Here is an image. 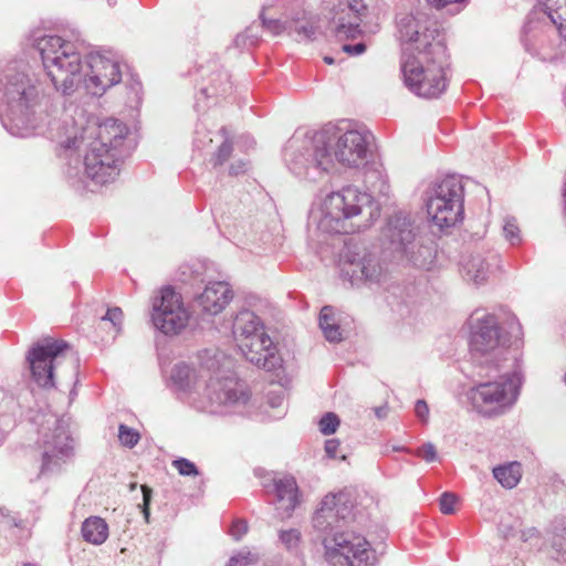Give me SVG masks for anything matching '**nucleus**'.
Wrapping results in <instances>:
<instances>
[{
    "instance_id": "obj_1",
    "label": "nucleus",
    "mask_w": 566,
    "mask_h": 566,
    "mask_svg": "<svg viewBox=\"0 0 566 566\" xmlns=\"http://www.w3.org/2000/svg\"><path fill=\"white\" fill-rule=\"evenodd\" d=\"M398 27L403 45L400 72L405 86L419 97H439L447 90L450 66L441 34L411 15L402 18Z\"/></svg>"
},
{
    "instance_id": "obj_2",
    "label": "nucleus",
    "mask_w": 566,
    "mask_h": 566,
    "mask_svg": "<svg viewBox=\"0 0 566 566\" xmlns=\"http://www.w3.org/2000/svg\"><path fill=\"white\" fill-rule=\"evenodd\" d=\"M370 138L365 130L325 128L315 134L306 157H297L290 164V169L297 176L315 180L333 170L336 163L358 168L368 161Z\"/></svg>"
},
{
    "instance_id": "obj_3",
    "label": "nucleus",
    "mask_w": 566,
    "mask_h": 566,
    "mask_svg": "<svg viewBox=\"0 0 566 566\" xmlns=\"http://www.w3.org/2000/svg\"><path fill=\"white\" fill-rule=\"evenodd\" d=\"M0 108L10 134L29 137L40 134L50 123L49 103L23 72L7 71L0 78Z\"/></svg>"
},
{
    "instance_id": "obj_4",
    "label": "nucleus",
    "mask_w": 566,
    "mask_h": 566,
    "mask_svg": "<svg viewBox=\"0 0 566 566\" xmlns=\"http://www.w3.org/2000/svg\"><path fill=\"white\" fill-rule=\"evenodd\" d=\"M379 214V205L371 195L347 186L325 197L318 227L329 233H349L368 227Z\"/></svg>"
},
{
    "instance_id": "obj_5",
    "label": "nucleus",
    "mask_w": 566,
    "mask_h": 566,
    "mask_svg": "<svg viewBox=\"0 0 566 566\" xmlns=\"http://www.w3.org/2000/svg\"><path fill=\"white\" fill-rule=\"evenodd\" d=\"M90 130V137H95L87 144L84 155L85 174L96 184L104 185L119 174L120 147L128 129L124 123L109 118Z\"/></svg>"
},
{
    "instance_id": "obj_6",
    "label": "nucleus",
    "mask_w": 566,
    "mask_h": 566,
    "mask_svg": "<svg viewBox=\"0 0 566 566\" xmlns=\"http://www.w3.org/2000/svg\"><path fill=\"white\" fill-rule=\"evenodd\" d=\"M38 50L56 91L70 94L82 83L83 65L73 43L45 35L38 41Z\"/></svg>"
},
{
    "instance_id": "obj_7",
    "label": "nucleus",
    "mask_w": 566,
    "mask_h": 566,
    "mask_svg": "<svg viewBox=\"0 0 566 566\" xmlns=\"http://www.w3.org/2000/svg\"><path fill=\"white\" fill-rule=\"evenodd\" d=\"M27 360L34 381L43 388L54 387L55 375L75 376L78 369V359L71 346L65 340L50 337L34 344Z\"/></svg>"
},
{
    "instance_id": "obj_8",
    "label": "nucleus",
    "mask_w": 566,
    "mask_h": 566,
    "mask_svg": "<svg viewBox=\"0 0 566 566\" xmlns=\"http://www.w3.org/2000/svg\"><path fill=\"white\" fill-rule=\"evenodd\" d=\"M221 357H223L222 354L218 356V363L208 374L203 392L197 403L198 409L212 415L228 413L245 405L250 398L247 386L242 381L221 375Z\"/></svg>"
},
{
    "instance_id": "obj_9",
    "label": "nucleus",
    "mask_w": 566,
    "mask_h": 566,
    "mask_svg": "<svg viewBox=\"0 0 566 566\" xmlns=\"http://www.w3.org/2000/svg\"><path fill=\"white\" fill-rule=\"evenodd\" d=\"M427 211L432 222L451 228L463 219V187L454 176L442 179L427 200Z\"/></svg>"
},
{
    "instance_id": "obj_10",
    "label": "nucleus",
    "mask_w": 566,
    "mask_h": 566,
    "mask_svg": "<svg viewBox=\"0 0 566 566\" xmlns=\"http://www.w3.org/2000/svg\"><path fill=\"white\" fill-rule=\"evenodd\" d=\"M325 556L328 562L340 566H374L376 552L369 542L355 533H335L324 539Z\"/></svg>"
},
{
    "instance_id": "obj_11",
    "label": "nucleus",
    "mask_w": 566,
    "mask_h": 566,
    "mask_svg": "<svg viewBox=\"0 0 566 566\" xmlns=\"http://www.w3.org/2000/svg\"><path fill=\"white\" fill-rule=\"evenodd\" d=\"M339 271L352 285L364 282L378 283L385 275L379 258L359 242L345 244L339 258Z\"/></svg>"
},
{
    "instance_id": "obj_12",
    "label": "nucleus",
    "mask_w": 566,
    "mask_h": 566,
    "mask_svg": "<svg viewBox=\"0 0 566 566\" xmlns=\"http://www.w3.org/2000/svg\"><path fill=\"white\" fill-rule=\"evenodd\" d=\"M417 234L410 216L401 211L392 214L382 230V237L394 252L413 264H426L430 250L418 244Z\"/></svg>"
},
{
    "instance_id": "obj_13",
    "label": "nucleus",
    "mask_w": 566,
    "mask_h": 566,
    "mask_svg": "<svg viewBox=\"0 0 566 566\" xmlns=\"http://www.w3.org/2000/svg\"><path fill=\"white\" fill-rule=\"evenodd\" d=\"M517 388L507 375H501L494 381L480 382L470 390L474 409L484 416L503 413L516 401Z\"/></svg>"
},
{
    "instance_id": "obj_14",
    "label": "nucleus",
    "mask_w": 566,
    "mask_h": 566,
    "mask_svg": "<svg viewBox=\"0 0 566 566\" xmlns=\"http://www.w3.org/2000/svg\"><path fill=\"white\" fill-rule=\"evenodd\" d=\"M190 318L181 296L171 287H164L153 303L151 321L166 335H177L186 328Z\"/></svg>"
},
{
    "instance_id": "obj_15",
    "label": "nucleus",
    "mask_w": 566,
    "mask_h": 566,
    "mask_svg": "<svg viewBox=\"0 0 566 566\" xmlns=\"http://www.w3.org/2000/svg\"><path fill=\"white\" fill-rule=\"evenodd\" d=\"M85 65V71L82 72V83L85 90L94 96L103 95L107 88L122 80L118 63L103 54L91 53Z\"/></svg>"
},
{
    "instance_id": "obj_16",
    "label": "nucleus",
    "mask_w": 566,
    "mask_h": 566,
    "mask_svg": "<svg viewBox=\"0 0 566 566\" xmlns=\"http://www.w3.org/2000/svg\"><path fill=\"white\" fill-rule=\"evenodd\" d=\"M42 448V463L39 475L60 472L63 464L72 457L73 448L70 436L57 421H55L53 432L44 434Z\"/></svg>"
},
{
    "instance_id": "obj_17",
    "label": "nucleus",
    "mask_w": 566,
    "mask_h": 566,
    "mask_svg": "<svg viewBox=\"0 0 566 566\" xmlns=\"http://www.w3.org/2000/svg\"><path fill=\"white\" fill-rule=\"evenodd\" d=\"M352 514V505L344 493L327 494L313 516V525L321 532L333 531Z\"/></svg>"
},
{
    "instance_id": "obj_18",
    "label": "nucleus",
    "mask_w": 566,
    "mask_h": 566,
    "mask_svg": "<svg viewBox=\"0 0 566 566\" xmlns=\"http://www.w3.org/2000/svg\"><path fill=\"white\" fill-rule=\"evenodd\" d=\"M238 346L247 360L258 367L273 370L281 365L276 347L265 332H260L250 338H240Z\"/></svg>"
},
{
    "instance_id": "obj_19",
    "label": "nucleus",
    "mask_w": 566,
    "mask_h": 566,
    "mask_svg": "<svg viewBox=\"0 0 566 566\" xmlns=\"http://www.w3.org/2000/svg\"><path fill=\"white\" fill-rule=\"evenodd\" d=\"M470 347L475 358L491 355L499 349V327L494 315L486 314L475 319L472 325Z\"/></svg>"
},
{
    "instance_id": "obj_20",
    "label": "nucleus",
    "mask_w": 566,
    "mask_h": 566,
    "mask_svg": "<svg viewBox=\"0 0 566 566\" xmlns=\"http://www.w3.org/2000/svg\"><path fill=\"white\" fill-rule=\"evenodd\" d=\"M218 356H221V354L216 353L212 356H208V353H206L198 370L191 369L185 363L175 365L171 371L172 381L180 388L186 389L196 386L199 378L206 380L208 374H210L218 363Z\"/></svg>"
},
{
    "instance_id": "obj_21",
    "label": "nucleus",
    "mask_w": 566,
    "mask_h": 566,
    "mask_svg": "<svg viewBox=\"0 0 566 566\" xmlns=\"http://www.w3.org/2000/svg\"><path fill=\"white\" fill-rule=\"evenodd\" d=\"M233 297L232 290L224 282L209 283L198 296V304L208 315L221 313Z\"/></svg>"
},
{
    "instance_id": "obj_22",
    "label": "nucleus",
    "mask_w": 566,
    "mask_h": 566,
    "mask_svg": "<svg viewBox=\"0 0 566 566\" xmlns=\"http://www.w3.org/2000/svg\"><path fill=\"white\" fill-rule=\"evenodd\" d=\"M497 256L494 254L484 256L480 253L465 258L461 264L463 279L475 285L484 283L488 280L491 268L494 265L491 261L495 262Z\"/></svg>"
},
{
    "instance_id": "obj_23",
    "label": "nucleus",
    "mask_w": 566,
    "mask_h": 566,
    "mask_svg": "<svg viewBox=\"0 0 566 566\" xmlns=\"http://www.w3.org/2000/svg\"><path fill=\"white\" fill-rule=\"evenodd\" d=\"M279 510L289 516L298 504V488L292 475H284L273 480Z\"/></svg>"
},
{
    "instance_id": "obj_24",
    "label": "nucleus",
    "mask_w": 566,
    "mask_h": 566,
    "mask_svg": "<svg viewBox=\"0 0 566 566\" xmlns=\"http://www.w3.org/2000/svg\"><path fill=\"white\" fill-rule=\"evenodd\" d=\"M265 332L261 319L251 311L244 310L237 314L233 322V335L238 344L240 338H250Z\"/></svg>"
},
{
    "instance_id": "obj_25",
    "label": "nucleus",
    "mask_w": 566,
    "mask_h": 566,
    "mask_svg": "<svg viewBox=\"0 0 566 566\" xmlns=\"http://www.w3.org/2000/svg\"><path fill=\"white\" fill-rule=\"evenodd\" d=\"M83 538L94 545L103 544L108 537V525L98 516H91L82 524Z\"/></svg>"
},
{
    "instance_id": "obj_26",
    "label": "nucleus",
    "mask_w": 566,
    "mask_h": 566,
    "mask_svg": "<svg viewBox=\"0 0 566 566\" xmlns=\"http://www.w3.org/2000/svg\"><path fill=\"white\" fill-rule=\"evenodd\" d=\"M363 19L354 18L349 13L342 12L335 25V35L339 40H353L361 34L360 22Z\"/></svg>"
},
{
    "instance_id": "obj_27",
    "label": "nucleus",
    "mask_w": 566,
    "mask_h": 566,
    "mask_svg": "<svg viewBox=\"0 0 566 566\" xmlns=\"http://www.w3.org/2000/svg\"><path fill=\"white\" fill-rule=\"evenodd\" d=\"M493 475L506 489H513L522 478V467L518 462H511L493 469Z\"/></svg>"
},
{
    "instance_id": "obj_28",
    "label": "nucleus",
    "mask_w": 566,
    "mask_h": 566,
    "mask_svg": "<svg viewBox=\"0 0 566 566\" xmlns=\"http://www.w3.org/2000/svg\"><path fill=\"white\" fill-rule=\"evenodd\" d=\"M319 327L328 342H340L342 333L332 306H324L319 313Z\"/></svg>"
},
{
    "instance_id": "obj_29",
    "label": "nucleus",
    "mask_w": 566,
    "mask_h": 566,
    "mask_svg": "<svg viewBox=\"0 0 566 566\" xmlns=\"http://www.w3.org/2000/svg\"><path fill=\"white\" fill-rule=\"evenodd\" d=\"M544 11L556 30H564L566 24V0H541Z\"/></svg>"
},
{
    "instance_id": "obj_30",
    "label": "nucleus",
    "mask_w": 566,
    "mask_h": 566,
    "mask_svg": "<svg viewBox=\"0 0 566 566\" xmlns=\"http://www.w3.org/2000/svg\"><path fill=\"white\" fill-rule=\"evenodd\" d=\"M317 25L315 22L306 17L293 18L290 20V33L296 34L297 41H310L313 40Z\"/></svg>"
},
{
    "instance_id": "obj_31",
    "label": "nucleus",
    "mask_w": 566,
    "mask_h": 566,
    "mask_svg": "<svg viewBox=\"0 0 566 566\" xmlns=\"http://www.w3.org/2000/svg\"><path fill=\"white\" fill-rule=\"evenodd\" d=\"M220 134L224 137L223 143L218 147V150L211 158V163L214 167L223 165L231 156L233 151L232 142L229 138V133L226 127L220 129Z\"/></svg>"
},
{
    "instance_id": "obj_32",
    "label": "nucleus",
    "mask_w": 566,
    "mask_h": 566,
    "mask_svg": "<svg viewBox=\"0 0 566 566\" xmlns=\"http://www.w3.org/2000/svg\"><path fill=\"white\" fill-rule=\"evenodd\" d=\"M229 86V78L224 72L216 73L214 77L211 80L210 85L201 88V93L207 97L217 96L221 93H226Z\"/></svg>"
},
{
    "instance_id": "obj_33",
    "label": "nucleus",
    "mask_w": 566,
    "mask_h": 566,
    "mask_svg": "<svg viewBox=\"0 0 566 566\" xmlns=\"http://www.w3.org/2000/svg\"><path fill=\"white\" fill-rule=\"evenodd\" d=\"M123 311L119 307L108 308L106 314L102 317L104 324L109 323L113 337L119 334L123 324Z\"/></svg>"
},
{
    "instance_id": "obj_34",
    "label": "nucleus",
    "mask_w": 566,
    "mask_h": 566,
    "mask_svg": "<svg viewBox=\"0 0 566 566\" xmlns=\"http://www.w3.org/2000/svg\"><path fill=\"white\" fill-rule=\"evenodd\" d=\"M118 440L122 446L126 448H134L140 440L139 432L126 424H119L118 427Z\"/></svg>"
},
{
    "instance_id": "obj_35",
    "label": "nucleus",
    "mask_w": 566,
    "mask_h": 566,
    "mask_svg": "<svg viewBox=\"0 0 566 566\" xmlns=\"http://www.w3.org/2000/svg\"><path fill=\"white\" fill-rule=\"evenodd\" d=\"M503 234L512 245L521 242V231L514 218L507 217L504 219Z\"/></svg>"
},
{
    "instance_id": "obj_36",
    "label": "nucleus",
    "mask_w": 566,
    "mask_h": 566,
    "mask_svg": "<svg viewBox=\"0 0 566 566\" xmlns=\"http://www.w3.org/2000/svg\"><path fill=\"white\" fill-rule=\"evenodd\" d=\"M263 27L273 35H281L284 32L290 33V20H271L266 19L263 13L260 15Z\"/></svg>"
},
{
    "instance_id": "obj_37",
    "label": "nucleus",
    "mask_w": 566,
    "mask_h": 566,
    "mask_svg": "<svg viewBox=\"0 0 566 566\" xmlns=\"http://www.w3.org/2000/svg\"><path fill=\"white\" fill-rule=\"evenodd\" d=\"M338 426L339 418L334 412L325 413L318 422L319 431L326 436L334 433L337 430Z\"/></svg>"
},
{
    "instance_id": "obj_38",
    "label": "nucleus",
    "mask_w": 566,
    "mask_h": 566,
    "mask_svg": "<svg viewBox=\"0 0 566 566\" xmlns=\"http://www.w3.org/2000/svg\"><path fill=\"white\" fill-rule=\"evenodd\" d=\"M280 541L289 551H294L298 547V544L301 542V533L295 530H284L280 531Z\"/></svg>"
},
{
    "instance_id": "obj_39",
    "label": "nucleus",
    "mask_w": 566,
    "mask_h": 566,
    "mask_svg": "<svg viewBox=\"0 0 566 566\" xmlns=\"http://www.w3.org/2000/svg\"><path fill=\"white\" fill-rule=\"evenodd\" d=\"M458 503V496L451 492H444L441 494L439 500L440 511L443 514H452L455 512V504Z\"/></svg>"
},
{
    "instance_id": "obj_40",
    "label": "nucleus",
    "mask_w": 566,
    "mask_h": 566,
    "mask_svg": "<svg viewBox=\"0 0 566 566\" xmlns=\"http://www.w3.org/2000/svg\"><path fill=\"white\" fill-rule=\"evenodd\" d=\"M259 559L256 554L251 552H241L235 556H232L227 566H247L254 564Z\"/></svg>"
},
{
    "instance_id": "obj_41",
    "label": "nucleus",
    "mask_w": 566,
    "mask_h": 566,
    "mask_svg": "<svg viewBox=\"0 0 566 566\" xmlns=\"http://www.w3.org/2000/svg\"><path fill=\"white\" fill-rule=\"evenodd\" d=\"M174 467L177 469L180 475L190 476V475H198L197 467L193 462L187 460V459H178L174 461Z\"/></svg>"
},
{
    "instance_id": "obj_42",
    "label": "nucleus",
    "mask_w": 566,
    "mask_h": 566,
    "mask_svg": "<svg viewBox=\"0 0 566 566\" xmlns=\"http://www.w3.org/2000/svg\"><path fill=\"white\" fill-rule=\"evenodd\" d=\"M367 6L364 0H348L347 11L345 13H349V15L354 18L363 19L366 15Z\"/></svg>"
},
{
    "instance_id": "obj_43",
    "label": "nucleus",
    "mask_w": 566,
    "mask_h": 566,
    "mask_svg": "<svg viewBox=\"0 0 566 566\" xmlns=\"http://www.w3.org/2000/svg\"><path fill=\"white\" fill-rule=\"evenodd\" d=\"M416 455L421 458L426 462H433L438 458L436 447L431 442H427L422 447H420L416 451Z\"/></svg>"
},
{
    "instance_id": "obj_44",
    "label": "nucleus",
    "mask_w": 566,
    "mask_h": 566,
    "mask_svg": "<svg viewBox=\"0 0 566 566\" xmlns=\"http://www.w3.org/2000/svg\"><path fill=\"white\" fill-rule=\"evenodd\" d=\"M142 492H143V504L140 505V507H142V512L144 514L146 523H149V516H150L149 505H150L153 492H151V489L148 488L147 485H142Z\"/></svg>"
},
{
    "instance_id": "obj_45",
    "label": "nucleus",
    "mask_w": 566,
    "mask_h": 566,
    "mask_svg": "<svg viewBox=\"0 0 566 566\" xmlns=\"http://www.w3.org/2000/svg\"><path fill=\"white\" fill-rule=\"evenodd\" d=\"M248 532V524L243 520H237L233 522L230 534L235 541H240L242 536Z\"/></svg>"
},
{
    "instance_id": "obj_46",
    "label": "nucleus",
    "mask_w": 566,
    "mask_h": 566,
    "mask_svg": "<svg viewBox=\"0 0 566 566\" xmlns=\"http://www.w3.org/2000/svg\"><path fill=\"white\" fill-rule=\"evenodd\" d=\"M467 0H427L428 4L438 10L444 9L449 6H460Z\"/></svg>"
},
{
    "instance_id": "obj_47",
    "label": "nucleus",
    "mask_w": 566,
    "mask_h": 566,
    "mask_svg": "<svg viewBox=\"0 0 566 566\" xmlns=\"http://www.w3.org/2000/svg\"><path fill=\"white\" fill-rule=\"evenodd\" d=\"M415 412L417 417L422 421L427 422L429 417V407L424 400H418L415 406Z\"/></svg>"
},
{
    "instance_id": "obj_48",
    "label": "nucleus",
    "mask_w": 566,
    "mask_h": 566,
    "mask_svg": "<svg viewBox=\"0 0 566 566\" xmlns=\"http://www.w3.org/2000/svg\"><path fill=\"white\" fill-rule=\"evenodd\" d=\"M338 448H339V441L336 439H329L325 442V452L332 459L337 458Z\"/></svg>"
},
{
    "instance_id": "obj_49",
    "label": "nucleus",
    "mask_w": 566,
    "mask_h": 566,
    "mask_svg": "<svg viewBox=\"0 0 566 566\" xmlns=\"http://www.w3.org/2000/svg\"><path fill=\"white\" fill-rule=\"evenodd\" d=\"M343 51L350 55H359L366 51V45L364 43H357L354 45L345 44L343 45Z\"/></svg>"
},
{
    "instance_id": "obj_50",
    "label": "nucleus",
    "mask_w": 566,
    "mask_h": 566,
    "mask_svg": "<svg viewBox=\"0 0 566 566\" xmlns=\"http://www.w3.org/2000/svg\"><path fill=\"white\" fill-rule=\"evenodd\" d=\"M86 137L81 136L80 138L77 136H74L73 138H69L64 144H62L65 151L71 150L73 148H78V143H83Z\"/></svg>"
},
{
    "instance_id": "obj_51",
    "label": "nucleus",
    "mask_w": 566,
    "mask_h": 566,
    "mask_svg": "<svg viewBox=\"0 0 566 566\" xmlns=\"http://www.w3.org/2000/svg\"><path fill=\"white\" fill-rule=\"evenodd\" d=\"M245 166L247 165L243 161H240L238 164H232L230 166L229 171H230L231 175H239V174H241V172H243L245 170Z\"/></svg>"
},
{
    "instance_id": "obj_52",
    "label": "nucleus",
    "mask_w": 566,
    "mask_h": 566,
    "mask_svg": "<svg viewBox=\"0 0 566 566\" xmlns=\"http://www.w3.org/2000/svg\"><path fill=\"white\" fill-rule=\"evenodd\" d=\"M559 34V36L562 38V41H560V51L563 54H566V24L564 25V30H556Z\"/></svg>"
},
{
    "instance_id": "obj_53",
    "label": "nucleus",
    "mask_w": 566,
    "mask_h": 566,
    "mask_svg": "<svg viewBox=\"0 0 566 566\" xmlns=\"http://www.w3.org/2000/svg\"><path fill=\"white\" fill-rule=\"evenodd\" d=\"M554 546H556L558 551H565L566 552V546L564 547V545L559 542V537L558 536L554 538Z\"/></svg>"
},
{
    "instance_id": "obj_54",
    "label": "nucleus",
    "mask_w": 566,
    "mask_h": 566,
    "mask_svg": "<svg viewBox=\"0 0 566 566\" xmlns=\"http://www.w3.org/2000/svg\"><path fill=\"white\" fill-rule=\"evenodd\" d=\"M512 333L516 337L521 334V325H520V323L516 322L515 325L512 326Z\"/></svg>"
},
{
    "instance_id": "obj_55",
    "label": "nucleus",
    "mask_w": 566,
    "mask_h": 566,
    "mask_svg": "<svg viewBox=\"0 0 566 566\" xmlns=\"http://www.w3.org/2000/svg\"><path fill=\"white\" fill-rule=\"evenodd\" d=\"M563 198H564V203H565L564 214L566 217V176H565V181H564V186H563Z\"/></svg>"
},
{
    "instance_id": "obj_56",
    "label": "nucleus",
    "mask_w": 566,
    "mask_h": 566,
    "mask_svg": "<svg viewBox=\"0 0 566 566\" xmlns=\"http://www.w3.org/2000/svg\"><path fill=\"white\" fill-rule=\"evenodd\" d=\"M376 416H377L378 418H382V417H385V416H386V411H385V409H384V408H378V409H376Z\"/></svg>"
},
{
    "instance_id": "obj_57",
    "label": "nucleus",
    "mask_w": 566,
    "mask_h": 566,
    "mask_svg": "<svg viewBox=\"0 0 566 566\" xmlns=\"http://www.w3.org/2000/svg\"><path fill=\"white\" fill-rule=\"evenodd\" d=\"M281 402H282V399H281V398H277L276 400H272V401H271V406L276 407V406H280V405H281Z\"/></svg>"
},
{
    "instance_id": "obj_58",
    "label": "nucleus",
    "mask_w": 566,
    "mask_h": 566,
    "mask_svg": "<svg viewBox=\"0 0 566 566\" xmlns=\"http://www.w3.org/2000/svg\"><path fill=\"white\" fill-rule=\"evenodd\" d=\"M324 62L327 63V64H333L334 63V59L331 57V56H325L324 57Z\"/></svg>"
},
{
    "instance_id": "obj_59",
    "label": "nucleus",
    "mask_w": 566,
    "mask_h": 566,
    "mask_svg": "<svg viewBox=\"0 0 566 566\" xmlns=\"http://www.w3.org/2000/svg\"><path fill=\"white\" fill-rule=\"evenodd\" d=\"M22 566H36V565H33V564H23Z\"/></svg>"
}]
</instances>
